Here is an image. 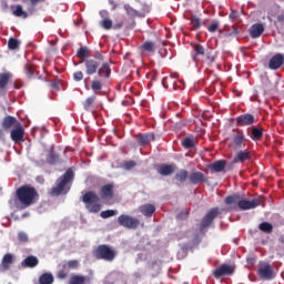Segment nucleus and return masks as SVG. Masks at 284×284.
Instances as JSON below:
<instances>
[{
    "instance_id": "obj_35",
    "label": "nucleus",
    "mask_w": 284,
    "mask_h": 284,
    "mask_svg": "<svg viewBox=\"0 0 284 284\" xmlns=\"http://www.w3.org/2000/svg\"><path fill=\"white\" fill-rule=\"evenodd\" d=\"M190 24H191V28L190 30L192 31H196L201 28V18H199L197 16H192L190 19Z\"/></svg>"
},
{
    "instance_id": "obj_28",
    "label": "nucleus",
    "mask_w": 284,
    "mask_h": 284,
    "mask_svg": "<svg viewBox=\"0 0 284 284\" xmlns=\"http://www.w3.org/2000/svg\"><path fill=\"white\" fill-rule=\"evenodd\" d=\"M154 141V134L146 133L138 135V143L139 145H148V143Z\"/></svg>"
},
{
    "instance_id": "obj_29",
    "label": "nucleus",
    "mask_w": 284,
    "mask_h": 284,
    "mask_svg": "<svg viewBox=\"0 0 284 284\" xmlns=\"http://www.w3.org/2000/svg\"><path fill=\"white\" fill-rule=\"evenodd\" d=\"M22 265L24 267H37L39 265V258L34 255H29L27 258L23 260Z\"/></svg>"
},
{
    "instance_id": "obj_48",
    "label": "nucleus",
    "mask_w": 284,
    "mask_h": 284,
    "mask_svg": "<svg viewBox=\"0 0 284 284\" xmlns=\"http://www.w3.org/2000/svg\"><path fill=\"white\" fill-rule=\"evenodd\" d=\"M18 240L20 241V243H28V241H29L28 233L19 232Z\"/></svg>"
},
{
    "instance_id": "obj_63",
    "label": "nucleus",
    "mask_w": 284,
    "mask_h": 284,
    "mask_svg": "<svg viewBox=\"0 0 284 284\" xmlns=\"http://www.w3.org/2000/svg\"><path fill=\"white\" fill-rule=\"evenodd\" d=\"M26 216H30V213H24V214L22 215L23 219H26Z\"/></svg>"
},
{
    "instance_id": "obj_42",
    "label": "nucleus",
    "mask_w": 284,
    "mask_h": 284,
    "mask_svg": "<svg viewBox=\"0 0 284 284\" xmlns=\"http://www.w3.org/2000/svg\"><path fill=\"white\" fill-rule=\"evenodd\" d=\"M19 45H21V42L14 38H10L8 42L9 50H19Z\"/></svg>"
},
{
    "instance_id": "obj_3",
    "label": "nucleus",
    "mask_w": 284,
    "mask_h": 284,
    "mask_svg": "<svg viewBox=\"0 0 284 284\" xmlns=\"http://www.w3.org/2000/svg\"><path fill=\"white\" fill-rule=\"evenodd\" d=\"M74 181V171L72 169H69L65 171V173L60 176L57 180L55 186H53L49 191L50 196H61L63 192H65V189L68 187V184Z\"/></svg>"
},
{
    "instance_id": "obj_39",
    "label": "nucleus",
    "mask_w": 284,
    "mask_h": 284,
    "mask_svg": "<svg viewBox=\"0 0 284 284\" xmlns=\"http://www.w3.org/2000/svg\"><path fill=\"white\" fill-rule=\"evenodd\" d=\"M14 17H21L22 19H28V12L23 11V7L21 4L16 6V10L12 11Z\"/></svg>"
},
{
    "instance_id": "obj_62",
    "label": "nucleus",
    "mask_w": 284,
    "mask_h": 284,
    "mask_svg": "<svg viewBox=\"0 0 284 284\" xmlns=\"http://www.w3.org/2000/svg\"><path fill=\"white\" fill-rule=\"evenodd\" d=\"M202 26L207 27V20H204V21L202 22Z\"/></svg>"
},
{
    "instance_id": "obj_32",
    "label": "nucleus",
    "mask_w": 284,
    "mask_h": 284,
    "mask_svg": "<svg viewBox=\"0 0 284 284\" xmlns=\"http://www.w3.org/2000/svg\"><path fill=\"white\" fill-rule=\"evenodd\" d=\"M241 194L235 193L225 197L224 202L226 205H237L241 202Z\"/></svg>"
},
{
    "instance_id": "obj_37",
    "label": "nucleus",
    "mask_w": 284,
    "mask_h": 284,
    "mask_svg": "<svg viewBox=\"0 0 284 284\" xmlns=\"http://www.w3.org/2000/svg\"><path fill=\"white\" fill-rule=\"evenodd\" d=\"M258 230L264 232V234H272V232H274V225H272L270 222H262L258 225Z\"/></svg>"
},
{
    "instance_id": "obj_40",
    "label": "nucleus",
    "mask_w": 284,
    "mask_h": 284,
    "mask_svg": "<svg viewBox=\"0 0 284 284\" xmlns=\"http://www.w3.org/2000/svg\"><path fill=\"white\" fill-rule=\"evenodd\" d=\"M94 101H97V98L90 97L83 102V108L87 112H92V105L94 104Z\"/></svg>"
},
{
    "instance_id": "obj_52",
    "label": "nucleus",
    "mask_w": 284,
    "mask_h": 284,
    "mask_svg": "<svg viewBox=\"0 0 284 284\" xmlns=\"http://www.w3.org/2000/svg\"><path fill=\"white\" fill-rule=\"evenodd\" d=\"M57 161H59V155L53 153V152H51L49 154V163H57Z\"/></svg>"
},
{
    "instance_id": "obj_19",
    "label": "nucleus",
    "mask_w": 284,
    "mask_h": 284,
    "mask_svg": "<svg viewBox=\"0 0 284 284\" xmlns=\"http://www.w3.org/2000/svg\"><path fill=\"white\" fill-rule=\"evenodd\" d=\"M225 165H227V161L217 160V161L209 164L207 170H211L212 172H223V170H225Z\"/></svg>"
},
{
    "instance_id": "obj_16",
    "label": "nucleus",
    "mask_w": 284,
    "mask_h": 284,
    "mask_svg": "<svg viewBox=\"0 0 284 284\" xmlns=\"http://www.w3.org/2000/svg\"><path fill=\"white\" fill-rule=\"evenodd\" d=\"M284 55L282 53H276L273 58H271L268 62L270 70H278L283 67Z\"/></svg>"
},
{
    "instance_id": "obj_60",
    "label": "nucleus",
    "mask_w": 284,
    "mask_h": 284,
    "mask_svg": "<svg viewBox=\"0 0 284 284\" xmlns=\"http://www.w3.org/2000/svg\"><path fill=\"white\" fill-rule=\"evenodd\" d=\"M277 21H278L280 23H284V14H280V16L277 17Z\"/></svg>"
},
{
    "instance_id": "obj_18",
    "label": "nucleus",
    "mask_w": 284,
    "mask_h": 284,
    "mask_svg": "<svg viewBox=\"0 0 284 284\" xmlns=\"http://www.w3.org/2000/svg\"><path fill=\"white\" fill-rule=\"evenodd\" d=\"M12 263H14V256L10 253L4 254L1 261L0 272H8L12 267Z\"/></svg>"
},
{
    "instance_id": "obj_22",
    "label": "nucleus",
    "mask_w": 284,
    "mask_h": 284,
    "mask_svg": "<svg viewBox=\"0 0 284 284\" xmlns=\"http://www.w3.org/2000/svg\"><path fill=\"white\" fill-rule=\"evenodd\" d=\"M139 211L141 212V214H143V216L150 217L156 212V207L154 206V204H143L139 207Z\"/></svg>"
},
{
    "instance_id": "obj_53",
    "label": "nucleus",
    "mask_w": 284,
    "mask_h": 284,
    "mask_svg": "<svg viewBox=\"0 0 284 284\" xmlns=\"http://www.w3.org/2000/svg\"><path fill=\"white\" fill-rule=\"evenodd\" d=\"M93 59H94L95 61H99L100 64L103 63V61H104V57L102 55L101 52H95V55H94Z\"/></svg>"
},
{
    "instance_id": "obj_45",
    "label": "nucleus",
    "mask_w": 284,
    "mask_h": 284,
    "mask_svg": "<svg viewBox=\"0 0 284 284\" xmlns=\"http://www.w3.org/2000/svg\"><path fill=\"white\" fill-rule=\"evenodd\" d=\"M221 28V22L219 20H212L211 24L207 27L210 32H216Z\"/></svg>"
},
{
    "instance_id": "obj_34",
    "label": "nucleus",
    "mask_w": 284,
    "mask_h": 284,
    "mask_svg": "<svg viewBox=\"0 0 284 284\" xmlns=\"http://www.w3.org/2000/svg\"><path fill=\"white\" fill-rule=\"evenodd\" d=\"M91 90L94 94H100L101 90H103V82L99 79H93L91 82Z\"/></svg>"
},
{
    "instance_id": "obj_38",
    "label": "nucleus",
    "mask_w": 284,
    "mask_h": 284,
    "mask_svg": "<svg viewBox=\"0 0 284 284\" xmlns=\"http://www.w3.org/2000/svg\"><path fill=\"white\" fill-rule=\"evenodd\" d=\"M39 283L40 284H52V283H54V276L52 275V273H43L39 277Z\"/></svg>"
},
{
    "instance_id": "obj_64",
    "label": "nucleus",
    "mask_w": 284,
    "mask_h": 284,
    "mask_svg": "<svg viewBox=\"0 0 284 284\" xmlns=\"http://www.w3.org/2000/svg\"><path fill=\"white\" fill-rule=\"evenodd\" d=\"M68 190H70V189H67V191H65V189H64V191L62 192V194H68Z\"/></svg>"
},
{
    "instance_id": "obj_44",
    "label": "nucleus",
    "mask_w": 284,
    "mask_h": 284,
    "mask_svg": "<svg viewBox=\"0 0 284 284\" xmlns=\"http://www.w3.org/2000/svg\"><path fill=\"white\" fill-rule=\"evenodd\" d=\"M100 26L104 30H112L113 28L112 20L110 18H105L103 21H101Z\"/></svg>"
},
{
    "instance_id": "obj_49",
    "label": "nucleus",
    "mask_w": 284,
    "mask_h": 284,
    "mask_svg": "<svg viewBox=\"0 0 284 284\" xmlns=\"http://www.w3.org/2000/svg\"><path fill=\"white\" fill-rule=\"evenodd\" d=\"M124 170H133V168H136V162L130 160L124 162Z\"/></svg>"
},
{
    "instance_id": "obj_55",
    "label": "nucleus",
    "mask_w": 284,
    "mask_h": 284,
    "mask_svg": "<svg viewBox=\"0 0 284 284\" xmlns=\"http://www.w3.org/2000/svg\"><path fill=\"white\" fill-rule=\"evenodd\" d=\"M187 211L185 210V211H182L181 213H179L178 214V219H181V220H183V219H187Z\"/></svg>"
},
{
    "instance_id": "obj_10",
    "label": "nucleus",
    "mask_w": 284,
    "mask_h": 284,
    "mask_svg": "<svg viewBox=\"0 0 284 284\" xmlns=\"http://www.w3.org/2000/svg\"><path fill=\"white\" fill-rule=\"evenodd\" d=\"M79 63H84L85 74H88V77L97 74L99 68H101V62L97 61L95 59L80 60Z\"/></svg>"
},
{
    "instance_id": "obj_21",
    "label": "nucleus",
    "mask_w": 284,
    "mask_h": 284,
    "mask_svg": "<svg viewBox=\"0 0 284 284\" xmlns=\"http://www.w3.org/2000/svg\"><path fill=\"white\" fill-rule=\"evenodd\" d=\"M245 161H250V152L247 150L239 151L233 159V163H245Z\"/></svg>"
},
{
    "instance_id": "obj_17",
    "label": "nucleus",
    "mask_w": 284,
    "mask_h": 284,
    "mask_svg": "<svg viewBox=\"0 0 284 284\" xmlns=\"http://www.w3.org/2000/svg\"><path fill=\"white\" fill-rule=\"evenodd\" d=\"M101 199L110 200L114 197V184H105L100 190Z\"/></svg>"
},
{
    "instance_id": "obj_50",
    "label": "nucleus",
    "mask_w": 284,
    "mask_h": 284,
    "mask_svg": "<svg viewBox=\"0 0 284 284\" xmlns=\"http://www.w3.org/2000/svg\"><path fill=\"white\" fill-rule=\"evenodd\" d=\"M73 80L77 82L83 81V71H75L73 73Z\"/></svg>"
},
{
    "instance_id": "obj_15",
    "label": "nucleus",
    "mask_w": 284,
    "mask_h": 284,
    "mask_svg": "<svg viewBox=\"0 0 284 284\" xmlns=\"http://www.w3.org/2000/svg\"><path fill=\"white\" fill-rule=\"evenodd\" d=\"M189 181L192 185H201V183H207V176L202 172L194 171L189 175Z\"/></svg>"
},
{
    "instance_id": "obj_27",
    "label": "nucleus",
    "mask_w": 284,
    "mask_h": 284,
    "mask_svg": "<svg viewBox=\"0 0 284 284\" xmlns=\"http://www.w3.org/2000/svg\"><path fill=\"white\" fill-rule=\"evenodd\" d=\"M10 79H12V73L10 72L0 73V90H6V88H8V83H10Z\"/></svg>"
},
{
    "instance_id": "obj_25",
    "label": "nucleus",
    "mask_w": 284,
    "mask_h": 284,
    "mask_svg": "<svg viewBox=\"0 0 284 284\" xmlns=\"http://www.w3.org/2000/svg\"><path fill=\"white\" fill-rule=\"evenodd\" d=\"M139 50L141 52H155L156 43H154L152 40H148L139 47Z\"/></svg>"
},
{
    "instance_id": "obj_26",
    "label": "nucleus",
    "mask_w": 284,
    "mask_h": 284,
    "mask_svg": "<svg viewBox=\"0 0 284 284\" xmlns=\"http://www.w3.org/2000/svg\"><path fill=\"white\" fill-rule=\"evenodd\" d=\"M17 123H19V122H17V118L7 115L2 121V128L4 130H10V128H12V126L16 128Z\"/></svg>"
},
{
    "instance_id": "obj_24",
    "label": "nucleus",
    "mask_w": 284,
    "mask_h": 284,
    "mask_svg": "<svg viewBox=\"0 0 284 284\" xmlns=\"http://www.w3.org/2000/svg\"><path fill=\"white\" fill-rule=\"evenodd\" d=\"M98 74L99 77H104V79H110V74H112L110 64L108 62L102 63V65L98 69Z\"/></svg>"
},
{
    "instance_id": "obj_57",
    "label": "nucleus",
    "mask_w": 284,
    "mask_h": 284,
    "mask_svg": "<svg viewBox=\"0 0 284 284\" xmlns=\"http://www.w3.org/2000/svg\"><path fill=\"white\" fill-rule=\"evenodd\" d=\"M121 28H123V22L115 23V24L113 26V30H121Z\"/></svg>"
},
{
    "instance_id": "obj_54",
    "label": "nucleus",
    "mask_w": 284,
    "mask_h": 284,
    "mask_svg": "<svg viewBox=\"0 0 284 284\" xmlns=\"http://www.w3.org/2000/svg\"><path fill=\"white\" fill-rule=\"evenodd\" d=\"M58 278H68V273L65 271H59L58 272Z\"/></svg>"
},
{
    "instance_id": "obj_33",
    "label": "nucleus",
    "mask_w": 284,
    "mask_h": 284,
    "mask_svg": "<svg viewBox=\"0 0 284 284\" xmlns=\"http://www.w3.org/2000/svg\"><path fill=\"white\" fill-rule=\"evenodd\" d=\"M77 57L78 59H81V61H83V59H90V49L88 47L79 48L77 51Z\"/></svg>"
},
{
    "instance_id": "obj_56",
    "label": "nucleus",
    "mask_w": 284,
    "mask_h": 284,
    "mask_svg": "<svg viewBox=\"0 0 284 284\" xmlns=\"http://www.w3.org/2000/svg\"><path fill=\"white\" fill-rule=\"evenodd\" d=\"M229 18L230 19H239V12L234 11V10H231V13H230Z\"/></svg>"
},
{
    "instance_id": "obj_61",
    "label": "nucleus",
    "mask_w": 284,
    "mask_h": 284,
    "mask_svg": "<svg viewBox=\"0 0 284 284\" xmlns=\"http://www.w3.org/2000/svg\"><path fill=\"white\" fill-rule=\"evenodd\" d=\"M100 16H101L102 18L108 17V11H105V10L100 11Z\"/></svg>"
},
{
    "instance_id": "obj_20",
    "label": "nucleus",
    "mask_w": 284,
    "mask_h": 284,
    "mask_svg": "<svg viewBox=\"0 0 284 284\" xmlns=\"http://www.w3.org/2000/svg\"><path fill=\"white\" fill-rule=\"evenodd\" d=\"M263 32H265V27L261 23L253 24L250 29V36L252 39H258Z\"/></svg>"
},
{
    "instance_id": "obj_30",
    "label": "nucleus",
    "mask_w": 284,
    "mask_h": 284,
    "mask_svg": "<svg viewBox=\"0 0 284 284\" xmlns=\"http://www.w3.org/2000/svg\"><path fill=\"white\" fill-rule=\"evenodd\" d=\"M159 173L162 176H170V174H174V164H162L159 169Z\"/></svg>"
},
{
    "instance_id": "obj_41",
    "label": "nucleus",
    "mask_w": 284,
    "mask_h": 284,
    "mask_svg": "<svg viewBox=\"0 0 284 284\" xmlns=\"http://www.w3.org/2000/svg\"><path fill=\"white\" fill-rule=\"evenodd\" d=\"M195 143L194 140L191 138H185L182 141V148H184L185 150H192V148H194Z\"/></svg>"
},
{
    "instance_id": "obj_1",
    "label": "nucleus",
    "mask_w": 284,
    "mask_h": 284,
    "mask_svg": "<svg viewBox=\"0 0 284 284\" xmlns=\"http://www.w3.org/2000/svg\"><path fill=\"white\" fill-rule=\"evenodd\" d=\"M39 202V191L37 187L24 184L17 189L16 191V206L18 210H26L31 207Z\"/></svg>"
},
{
    "instance_id": "obj_7",
    "label": "nucleus",
    "mask_w": 284,
    "mask_h": 284,
    "mask_svg": "<svg viewBox=\"0 0 284 284\" xmlns=\"http://www.w3.org/2000/svg\"><path fill=\"white\" fill-rule=\"evenodd\" d=\"M118 223L126 230H136L141 221L134 216L122 214L118 217Z\"/></svg>"
},
{
    "instance_id": "obj_58",
    "label": "nucleus",
    "mask_w": 284,
    "mask_h": 284,
    "mask_svg": "<svg viewBox=\"0 0 284 284\" xmlns=\"http://www.w3.org/2000/svg\"><path fill=\"white\" fill-rule=\"evenodd\" d=\"M51 88H53V90H58L59 82H57V81L51 82Z\"/></svg>"
},
{
    "instance_id": "obj_31",
    "label": "nucleus",
    "mask_w": 284,
    "mask_h": 284,
    "mask_svg": "<svg viewBox=\"0 0 284 284\" xmlns=\"http://www.w3.org/2000/svg\"><path fill=\"white\" fill-rule=\"evenodd\" d=\"M90 283V277L83 275H72L69 280V284H85Z\"/></svg>"
},
{
    "instance_id": "obj_14",
    "label": "nucleus",
    "mask_w": 284,
    "mask_h": 284,
    "mask_svg": "<svg viewBox=\"0 0 284 284\" xmlns=\"http://www.w3.org/2000/svg\"><path fill=\"white\" fill-rule=\"evenodd\" d=\"M245 141H247L245 133L239 129L235 130L234 134L232 135V144L234 148H244Z\"/></svg>"
},
{
    "instance_id": "obj_51",
    "label": "nucleus",
    "mask_w": 284,
    "mask_h": 284,
    "mask_svg": "<svg viewBox=\"0 0 284 284\" xmlns=\"http://www.w3.org/2000/svg\"><path fill=\"white\" fill-rule=\"evenodd\" d=\"M69 270H77L79 267V262L77 260H70L68 262Z\"/></svg>"
},
{
    "instance_id": "obj_9",
    "label": "nucleus",
    "mask_w": 284,
    "mask_h": 284,
    "mask_svg": "<svg viewBox=\"0 0 284 284\" xmlns=\"http://www.w3.org/2000/svg\"><path fill=\"white\" fill-rule=\"evenodd\" d=\"M263 203V199H253L252 201L245 199V197H240V202H239V210H241L242 212H245L247 210H254L255 207H258V205H261Z\"/></svg>"
},
{
    "instance_id": "obj_23",
    "label": "nucleus",
    "mask_w": 284,
    "mask_h": 284,
    "mask_svg": "<svg viewBox=\"0 0 284 284\" xmlns=\"http://www.w3.org/2000/svg\"><path fill=\"white\" fill-rule=\"evenodd\" d=\"M248 136L250 139H252V141H261L263 139V129L252 126Z\"/></svg>"
},
{
    "instance_id": "obj_4",
    "label": "nucleus",
    "mask_w": 284,
    "mask_h": 284,
    "mask_svg": "<svg viewBox=\"0 0 284 284\" xmlns=\"http://www.w3.org/2000/svg\"><path fill=\"white\" fill-rule=\"evenodd\" d=\"M82 203L90 214H99L101 212V197L94 191H88L82 196Z\"/></svg>"
},
{
    "instance_id": "obj_36",
    "label": "nucleus",
    "mask_w": 284,
    "mask_h": 284,
    "mask_svg": "<svg viewBox=\"0 0 284 284\" xmlns=\"http://www.w3.org/2000/svg\"><path fill=\"white\" fill-rule=\"evenodd\" d=\"M175 179L179 183H185L190 179V173H187V170L182 169L175 174Z\"/></svg>"
},
{
    "instance_id": "obj_12",
    "label": "nucleus",
    "mask_w": 284,
    "mask_h": 284,
    "mask_svg": "<svg viewBox=\"0 0 284 284\" xmlns=\"http://www.w3.org/2000/svg\"><path fill=\"white\" fill-rule=\"evenodd\" d=\"M26 136V129L21 123H17L16 128L11 130L10 138L14 143H23Z\"/></svg>"
},
{
    "instance_id": "obj_6",
    "label": "nucleus",
    "mask_w": 284,
    "mask_h": 284,
    "mask_svg": "<svg viewBox=\"0 0 284 284\" xmlns=\"http://www.w3.org/2000/svg\"><path fill=\"white\" fill-rule=\"evenodd\" d=\"M257 276L261 281H272L273 278H276V273H274V268H272L270 263H260Z\"/></svg>"
},
{
    "instance_id": "obj_8",
    "label": "nucleus",
    "mask_w": 284,
    "mask_h": 284,
    "mask_svg": "<svg viewBox=\"0 0 284 284\" xmlns=\"http://www.w3.org/2000/svg\"><path fill=\"white\" fill-rule=\"evenodd\" d=\"M221 214V210L219 207L211 209L202 219L200 223V232H203V230L207 229L209 226L214 223V219Z\"/></svg>"
},
{
    "instance_id": "obj_2",
    "label": "nucleus",
    "mask_w": 284,
    "mask_h": 284,
    "mask_svg": "<svg viewBox=\"0 0 284 284\" xmlns=\"http://www.w3.org/2000/svg\"><path fill=\"white\" fill-rule=\"evenodd\" d=\"M193 53H191V59L194 63H204L205 65H212L216 63V52L214 50H205V47L200 43L192 44Z\"/></svg>"
},
{
    "instance_id": "obj_5",
    "label": "nucleus",
    "mask_w": 284,
    "mask_h": 284,
    "mask_svg": "<svg viewBox=\"0 0 284 284\" xmlns=\"http://www.w3.org/2000/svg\"><path fill=\"white\" fill-rule=\"evenodd\" d=\"M93 255L98 261H109L111 263V261L116 258V251L112 250L108 244H101L93 252Z\"/></svg>"
},
{
    "instance_id": "obj_13",
    "label": "nucleus",
    "mask_w": 284,
    "mask_h": 284,
    "mask_svg": "<svg viewBox=\"0 0 284 284\" xmlns=\"http://www.w3.org/2000/svg\"><path fill=\"white\" fill-rule=\"evenodd\" d=\"M256 118L253 114L244 113L236 118L237 128H247V125H254Z\"/></svg>"
},
{
    "instance_id": "obj_11",
    "label": "nucleus",
    "mask_w": 284,
    "mask_h": 284,
    "mask_svg": "<svg viewBox=\"0 0 284 284\" xmlns=\"http://www.w3.org/2000/svg\"><path fill=\"white\" fill-rule=\"evenodd\" d=\"M234 266L230 264H222L213 271L214 278H223V276H233Z\"/></svg>"
},
{
    "instance_id": "obj_47",
    "label": "nucleus",
    "mask_w": 284,
    "mask_h": 284,
    "mask_svg": "<svg viewBox=\"0 0 284 284\" xmlns=\"http://www.w3.org/2000/svg\"><path fill=\"white\" fill-rule=\"evenodd\" d=\"M115 214H116V211H114V210H106V211H102L100 213V216L102 219H110L111 216H115Z\"/></svg>"
},
{
    "instance_id": "obj_43",
    "label": "nucleus",
    "mask_w": 284,
    "mask_h": 284,
    "mask_svg": "<svg viewBox=\"0 0 284 284\" xmlns=\"http://www.w3.org/2000/svg\"><path fill=\"white\" fill-rule=\"evenodd\" d=\"M124 10L126 14H129L130 17L139 16V11H136V9L132 8L130 4H124Z\"/></svg>"
},
{
    "instance_id": "obj_46",
    "label": "nucleus",
    "mask_w": 284,
    "mask_h": 284,
    "mask_svg": "<svg viewBox=\"0 0 284 284\" xmlns=\"http://www.w3.org/2000/svg\"><path fill=\"white\" fill-rule=\"evenodd\" d=\"M24 72L28 79H32V77H34V67H32V64H26Z\"/></svg>"
},
{
    "instance_id": "obj_59",
    "label": "nucleus",
    "mask_w": 284,
    "mask_h": 284,
    "mask_svg": "<svg viewBox=\"0 0 284 284\" xmlns=\"http://www.w3.org/2000/svg\"><path fill=\"white\" fill-rule=\"evenodd\" d=\"M32 6H37V3H41L45 0H30Z\"/></svg>"
}]
</instances>
